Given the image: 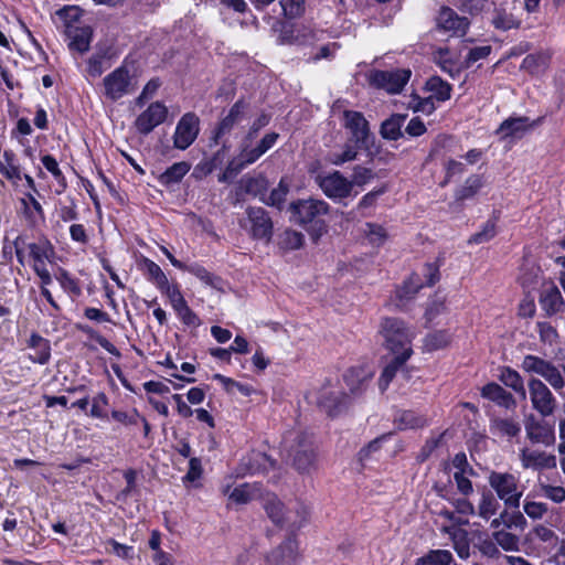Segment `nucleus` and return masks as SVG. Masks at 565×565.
<instances>
[{
	"label": "nucleus",
	"mask_w": 565,
	"mask_h": 565,
	"mask_svg": "<svg viewBox=\"0 0 565 565\" xmlns=\"http://www.w3.org/2000/svg\"><path fill=\"white\" fill-rule=\"evenodd\" d=\"M290 210L297 223L306 228L313 239L327 232L324 217L329 214L330 205L318 199L298 200L291 203Z\"/></svg>",
	"instance_id": "obj_1"
},
{
	"label": "nucleus",
	"mask_w": 565,
	"mask_h": 565,
	"mask_svg": "<svg viewBox=\"0 0 565 565\" xmlns=\"http://www.w3.org/2000/svg\"><path fill=\"white\" fill-rule=\"evenodd\" d=\"M286 458L299 472H308L316 462L312 436L305 431H289L282 440Z\"/></svg>",
	"instance_id": "obj_2"
},
{
	"label": "nucleus",
	"mask_w": 565,
	"mask_h": 565,
	"mask_svg": "<svg viewBox=\"0 0 565 565\" xmlns=\"http://www.w3.org/2000/svg\"><path fill=\"white\" fill-rule=\"evenodd\" d=\"M279 138V134L271 131L266 134L255 146L253 151H246L231 160L224 172L218 175L220 182H227L234 179L243 169L256 162L263 154L271 149Z\"/></svg>",
	"instance_id": "obj_3"
},
{
	"label": "nucleus",
	"mask_w": 565,
	"mask_h": 565,
	"mask_svg": "<svg viewBox=\"0 0 565 565\" xmlns=\"http://www.w3.org/2000/svg\"><path fill=\"white\" fill-rule=\"evenodd\" d=\"M263 508L266 514L278 526L288 525L290 529H299L306 521L308 511L305 507L299 505L297 518L292 516L290 510H286L285 504L274 493H268L263 499Z\"/></svg>",
	"instance_id": "obj_4"
},
{
	"label": "nucleus",
	"mask_w": 565,
	"mask_h": 565,
	"mask_svg": "<svg viewBox=\"0 0 565 565\" xmlns=\"http://www.w3.org/2000/svg\"><path fill=\"white\" fill-rule=\"evenodd\" d=\"M385 348L392 354L412 349V333L404 321L398 318H384L380 330Z\"/></svg>",
	"instance_id": "obj_5"
},
{
	"label": "nucleus",
	"mask_w": 565,
	"mask_h": 565,
	"mask_svg": "<svg viewBox=\"0 0 565 565\" xmlns=\"http://www.w3.org/2000/svg\"><path fill=\"white\" fill-rule=\"evenodd\" d=\"M488 481L498 498L502 500L508 508H519L522 492L519 491L518 478L514 475L491 471Z\"/></svg>",
	"instance_id": "obj_6"
},
{
	"label": "nucleus",
	"mask_w": 565,
	"mask_h": 565,
	"mask_svg": "<svg viewBox=\"0 0 565 565\" xmlns=\"http://www.w3.org/2000/svg\"><path fill=\"white\" fill-rule=\"evenodd\" d=\"M103 88L107 99L117 102L124 96L132 94L136 85L129 70L121 65L104 77Z\"/></svg>",
	"instance_id": "obj_7"
},
{
	"label": "nucleus",
	"mask_w": 565,
	"mask_h": 565,
	"mask_svg": "<svg viewBox=\"0 0 565 565\" xmlns=\"http://www.w3.org/2000/svg\"><path fill=\"white\" fill-rule=\"evenodd\" d=\"M412 72L407 68H397L391 71H372L369 74V82L372 86L384 89L390 94L399 93L407 84Z\"/></svg>",
	"instance_id": "obj_8"
},
{
	"label": "nucleus",
	"mask_w": 565,
	"mask_h": 565,
	"mask_svg": "<svg viewBox=\"0 0 565 565\" xmlns=\"http://www.w3.org/2000/svg\"><path fill=\"white\" fill-rule=\"evenodd\" d=\"M521 366L525 372L534 373L545 379L555 391H559L565 386V381L559 370L546 360L527 354L524 356Z\"/></svg>",
	"instance_id": "obj_9"
},
{
	"label": "nucleus",
	"mask_w": 565,
	"mask_h": 565,
	"mask_svg": "<svg viewBox=\"0 0 565 565\" xmlns=\"http://www.w3.org/2000/svg\"><path fill=\"white\" fill-rule=\"evenodd\" d=\"M246 220L241 225L248 230L254 239L269 242L273 235V222L266 210L250 206L246 210Z\"/></svg>",
	"instance_id": "obj_10"
},
{
	"label": "nucleus",
	"mask_w": 565,
	"mask_h": 565,
	"mask_svg": "<svg viewBox=\"0 0 565 565\" xmlns=\"http://www.w3.org/2000/svg\"><path fill=\"white\" fill-rule=\"evenodd\" d=\"M316 181L323 194L333 201L344 200L352 193L351 182L340 171L319 174Z\"/></svg>",
	"instance_id": "obj_11"
},
{
	"label": "nucleus",
	"mask_w": 565,
	"mask_h": 565,
	"mask_svg": "<svg viewBox=\"0 0 565 565\" xmlns=\"http://www.w3.org/2000/svg\"><path fill=\"white\" fill-rule=\"evenodd\" d=\"M343 127L350 134V141L359 147L369 148L372 134L364 115L355 110L343 111Z\"/></svg>",
	"instance_id": "obj_12"
},
{
	"label": "nucleus",
	"mask_w": 565,
	"mask_h": 565,
	"mask_svg": "<svg viewBox=\"0 0 565 565\" xmlns=\"http://www.w3.org/2000/svg\"><path fill=\"white\" fill-rule=\"evenodd\" d=\"M200 119L194 113L184 114L177 124L173 135V146L179 150L188 149L198 138Z\"/></svg>",
	"instance_id": "obj_13"
},
{
	"label": "nucleus",
	"mask_w": 565,
	"mask_h": 565,
	"mask_svg": "<svg viewBox=\"0 0 565 565\" xmlns=\"http://www.w3.org/2000/svg\"><path fill=\"white\" fill-rule=\"evenodd\" d=\"M532 407L543 417L551 416L556 408V399L550 388L539 379L529 381Z\"/></svg>",
	"instance_id": "obj_14"
},
{
	"label": "nucleus",
	"mask_w": 565,
	"mask_h": 565,
	"mask_svg": "<svg viewBox=\"0 0 565 565\" xmlns=\"http://www.w3.org/2000/svg\"><path fill=\"white\" fill-rule=\"evenodd\" d=\"M348 398L340 387L328 382L317 393V405L329 416H334L347 406Z\"/></svg>",
	"instance_id": "obj_15"
},
{
	"label": "nucleus",
	"mask_w": 565,
	"mask_h": 565,
	"mask_svg": "<svg viewBox=\"0 0 565 565\" xmlns=\"http://www.w3.org/2000/svg\"><path fill=\"white\" fill-rule=\"evenodd\" d=\"M412 354L413 349L401 351L398 354H392L393 358L386 363L379 379V387L381 392H385L387 390L390 383L396 376L397 372H401L406 380L409 379V370L405 364Z\"/></svg>",
	"instance_id": "obj_16"
},
{
	"label": "nucleus",
	"mask_w": 565,
	"mask_h": 565,
	"mask_svg": "<svg viewBox=\"0 0 565 565\" xmlns=\"http://www.w3.org/2000/svg\"><path fill=\"white\" fill-rule=\"evenodd\" d=\"M168 116V108L160 102L151 103L135 120V127L141 135L150 134Z\"/></svg>",
	"instance_id": "obj_17"
},
{
	"label": "nucleus",
	"mask_w": 565,
	"mask_h": 565,
	"mask_svg": "<svg viewBox=\"0 0 565 565\" xmlns=\"http://www.w3.org/2000/svg\"><path fill=\"white\" fill-rule=\"evenodd\" d=\"M437 25L446 32L461 36L465 35L469 26V21L465 17H459L451 8L444 7L439 11Z\"/></svg>",
	"instance_id": "obj_18"
},
{
	"label": "nucleus",
	"mask_w": 565,
	"mask_h": 565,
	"mask_svg": "<svg viewBox=\"0 0 565 565\" xmlns=\"http://www.w3.org/2000/svg\"><path fill=\"white\" fill-rule=\"evenodd\" d=\"M525 431L532 443L545 446H551L555 443L553 427L544 422L536 420L533 415L525 422Z\"/></svg>",
	"instance_id": "obj_19"
},
{
	"label": "nucleus",
	"mask_w": 565,
	"mask_h": 565,
	"mask_svg": "<svg viewBox=\"0 0 565 565\" xmlns=\"http://www.w3.org/2000/svg\"><path fill=\"white\" fill-rule=\"evenodd\" d=\"M248 109V104L238 99L228 110V114L221 119L216 131H215V140L221 138L224 135L230 134L235 126L241 124L245 118L246 110Z\"/></svg>",
	"instance_id": "obj_20"
},
{
	"label": "nucleus",
	"mask_w": 565,
	"mask_h": 565,
	"mask_svg": "<svg viewBox=\"0 0 565 565\" xmlns=\"http://www.w3.org/2000/svg\"><path fill=\"white\" fill-rule=\"evenodd\" d=\"M297 543L290 536L267 557L266 565H297Z\"/></svg>",
	"instance_id": "obj_21"
},
{
	"label": "nucleus",
	"mask_w": 565,
	"mask_h": 565,
	"mask_svg": "<svg viewBox=\"0 0 565 565\" xmlns=\"http://www.w3.org/2000/svg\"><path fill=\"white\" fill-rule=\"evenodd\" d=\"M481 396L507 409H512L516 405L513 395L494 382L482 387Z\"/></svg>",
	"instance_id": "obj_22"
},
{
	"label": "nucleus",
	"mask_w": 565,
	"mask_h": 565,
	"mask_svg": "<svg viewBox=\"0 0 565 565\" xmlns=\"http://www.w3.org/2000/svg\"><path fill=\"white\" fill-rule=\"evenodd\" d=\"M373 373L365 366H355L349 369L343 379L353 395H358L363 392Z\"/></svg>",
	"instance_id": "obj_23"
},
{
	"label": "nucleus",
	"mask_w": 565,
	"mask_h": 565,
	"mask_svg": "<svg viewBox=\"0 0 565 565\" xmlns=\"http://www.w3.org/2000/svg\"><path fill=\"white\" fill-rule=\"evenodd\" d=\"M540 305L547 316H552L559 312L565 302L559 289L554 285H547L541 291Z\"/></svg>",
	"instance_id": "obj_24"
},
{
	"label": "nucleus",
	"mask_w": 565,
	"mask_h": 565,
	"mask_svg": "<svg viewBox=\"0 0 565 565\" xmlns=\"http://www.w3.org/2000/svg\"><path fill=\"white\" fill-rule=\"evenodd\" d=\"M532 125L527 117H516V118H508L505 119L499 127L498 134L501 135L502 138H512L520 139L522 138L530 129Z\"/></svg>",
	"instance_id": "obj_25"
},
{
	"label": "nucleus",
	"mask_w": 565,
	"mask_h": 565,
	"mask_svg": "<svg viewBox=\"0 0 565 565\" xmlns=\"http://www.w3.org/2000/svg\"><path fill=\"white\" fill-rule=\"evenodd\" d=\"M521 462L523 468H554L556 458L543 451L523 449L521 451Z\"/></svg>",
	"instance_id": "obj_26"
},
{
	"label": "nucleus",
	"mask_w": 565,
	"mask_h": 565,
	"mask_svg": "<svg viewBox=\"0 0 565 565\" xmlns=\"http://www.w3.org/2000/svg\"><path fill=\"white\" fill-rule=\"evenodd\" d=\"M490 433L500 438L511 439L521 433V425L513 418L494 417L490 420Z\"/></svg>",
	"instance_id": "obj_27"
},
{
	"label": "nucleus",
	"mask_w": 565,
	"mask_h": 565,
	"mask_svg": "<svg viewBox=\"0 0 565 565\" xmlns=\"http://www.w3.org/2000/svg\"><path fill=\"white\" fill-rule=\"evenodd\" d=\"M0 173L9 181L18 182L22 179L21 167L12 150H4L0 160Z\"/></svg>",
	"instance_id": "obj_28"
},
{
	"label": "nucleus",
	"mask_w": 565,
	"mask_h": 565,
	"mask_svg": "<svg viewBox=\"0 0 565 565\" xmlns=\"http://www.w3.org/2000/svg\"><path fill=\"white\" fill-rule=\"evenodd\" d=\"M491 23L498 30H510L519 25L518 19L509 11L508 3L495 7L491 13Z\"/></svg>",
	"instance_id": "obj_29"
},
{
	"label": "nucleus",
	"mask_w": 565,
	"mask_h": 565,
	"mask_svg": "<svg viewBox=\"0 0 565 565\" xmlns=\"http://www.w3.org/2000/svg\"><path fill=\"white\" fill-rule=\"evenodd\" d=\"M406 119V115L395 114L384 120L381 125L380 134L384 139L397 140L402 134V126Z\"/></svg>",
	"instance_id": "obj_30"
},
{
	"label": "nucleus",
	"mask_w": 565,
	"mask_h": 565,
	"mask_svg": "<svg viewBox=\"0 0 565 565\" xmlns=\"http://www.w3.org/2000/svg\"><path fill=\"white\" fill-rule=\"evenodd\" d=\"M190 168V164L185 161L175 162L160 174L159 182L166 186L179 183L189 172Z\"/></svg>",
	"instance_id": "obj_31"
},
{
	"label": "nucleus",
	"mask_w": 565,
	"mask_h": 565,
	"mask_svg": "<svg viewBox=\"0 0 565 565\" xmlns=\"http://www.w3.org/2000/svg\"><path fill=\"white\" fill-rule=\"evenodd\" d=\"M482 186L483 179L481 175L472 174L468 177L465 183L457 189L455 193L456 201L462 202L472 199Z\"/></svg>",
	"instance_id": "obj_32"
},
{
	"label": "nucleus",
	"mask_w": 565,
	"mask_h": 565,
	"mask_svg": "<svg viewBox=\"0 0 565 565\" xmlns=\"http://www.w3.org/2000/svg\"><path fill=\"white\" fill-rule=\"evenodd\" d=\"M499 380L508 387L512 388L514 392L521 395L522 398H525L526 391L524 387V382L521 375L511 367H502L500 370Z\"/></svg>",
	"instance_id": "obj_33"
},
{
	"label": "nucleus",
	"mask_w": 565,
	"mask_h": 565,
	"mask_svg": "<svg viewBox=\"0 0 565 565\" xmlns=\"http://www.w3.org/2000/svg\"><path fill=\"white\" fill-rule=\"evenodd\" d=\"M500 508V503L498 499L493 495V493L489 490H486L481 493L480 501L478 503L477 514L488 521L491 516H493L498 509Z\"/></svg>",
	"instance_id": "obj_34"
},
{
	"label": "nucleus",
	"mask_w": 565,
	"mask_h": 565,
	"mask_svg": "<svg viewBox=\"0 0 565 565\" xmlns=\"http://www.w3.org/2000/svg\"><path fill=\"white\" fill-rule=\"evenodd\" d=\"M401 430L420 428L426 425V418L413 411H403L394 419Z\"/></svg>",
	"instance_id": "obj_35"
},
{
	"label": "nucleus",
	"mask_w": 565,
	"mask_h": 565,
	"mask_svg": "<svg viewBox=\"0 0 565 565\" xmlns=\"http://www.w3.org/2000/svg\"><path fill=\"white\" fill-rule=\"evenodd\" d=\"M303 241L302 233L288 228L278 236V246L286 252L295 250L303 245Z\"/></svg>",
	"instance_id": "obj_36"
},
{
	"label": "nucleus",
	"mask_w": 565,
	"mask_h": 565,
	"mask_svg": "<svg viewBox=\"0 0 565 565\" xmlns=\"http://www.w3.org/2000/svg\"><path fill=\"white\" fill-rule=\"evenodd\" d=\"M426 87L431 93L430 96L439 102L450 98L451 86L438 76L430 77L426 83Z\"/></svg>",
	"instance_id": "obj_37"
},
{
	"label": "nucleus",
	"mask_w": 565,
	"mask_h": 565,
	"mask_svg": "<svg viewBox=\"0 0 565 565\" xmlns=\"http://www.w3.org/2000/svg\"><path fill=\"white\" fill-rule=\"evenodd\" d=\"M289 188L284 179L280 180L278 186L273 189L268 195H264L260 200L269 206L277 207L278 210L282 209V205L286 201V196L288 194Z\"/></svg>",
	"instance_id": "obj_38"
},
{
	"label": "nucleus",
	"mask_w": 565,
	"mask_h": 565,
	"mask_svg": "<svg viewBox=\"0 0 565 565\" xmlns=\"http://www.w3.org/2000/svg\"><path fill=\"white\" fill-rule=\"evenodd\" d=\"M452 555L447 550H434L416 561V565H449Z\"/></svg>",
	"instance_id": "obj_39"
},
{
	"label": "nucleus",
	"mask_w": 565,
	"mask_h": 565,
	"mask_svg": "<svg viewBox=\"0 0 565 565\" xmlns=\"http://www.w3.org/2000/svg\"><path fill=\"white\" fill-rule=\"evenodd\" d=\"M257 492L256 484L244 483L233 489L228 498L238 504H246L255 499Z\"/></svg>",
	"instance_id": "obj_40"
},
{
	"label": "nucleus",
	"mask_w": 565,
	"mask_h": 565,
	"mask_svg": "<svg viewBox=\"0 0 565 565\" xmlns=\"http://www.w3.org/2000/svg\"><path fill=\"white\" fill-rule=\"evenodd\" d=\"M550 56L546 53L529 54L522 62V67L532 74H537L547 67Z\"/></svg>",
	"instance_id": "obj_41"
},
{
	"label": "nucleus",
	"mask_w": 565,
	"mask_h": 565,
	"mask_svg": "<svg viewBox=\"0 0 565 565\" xmlns=\"http://www.w3.org/2000/svg\"><path fill=\"white\" fill-rule=\"evenodd\" d=\"M142 265L148 279L152 281L158 289L166 286L169 280L158 264L149 258H145Z\"/></svg>",
	"instance_id": "obj_42"
},
{
	"label": "nucleus",
	"mask_w": 565,
	"mask_h": 565,
	"mask_svg": "<svg viewBox=\"0 0 565 565\" xmlns=\"http://www.w3.org/2000/svg\"><path fill=\"white\" fill-rule=\"evenodd\" d=\"M21 202L24 205V214L31 223L34 224L38 218H44L42 205L31 193L26 194Z\"/></svg>",
	"instance_id": "obj_43"
},
{
	"label": "nucleus",
	"mask_w": 565,
	"mask_h": 565,
	"mask_svg": "<svg viewBox=\"0 0 565 565\" xmlns=\"http://www.w3.org/2000/svg\"><path fill=\"white\" fill-rule=\"evenodd\" d=\"M450 535L454 542V548L458 556L462 559H467L470 556V545L467 532L465 530H452Z\"/></svg>",
	"instance_id": "obj_44"
},
{
	"label": "nucleus",
	"mask_w": 565,
	"mask_h": 565,
	"mask_svg": "<svg viewBox=\"0 0 565 565\" xmlns=\"http://www.w3.org/2000/svg\"><path fill=\"white\" fill-rule=\"evenodd\" d=\"M450 342V337L446 331H435L428 333L424 339V347L427 351L444 349Z\"/></svg>",
	"instance_id": "obj_45"
},
{
	"label": "nucleus",
	"mask_w": 565,
	"mask_h": 565,
	"mask_svg": "<svg viewBox=\"0 0 565 565\" xmlns=\"http://www.w3.org/2000/svg\"><path fill=\"white\" fill-rule=\"evenodd\" d=\"M492 536L495 544L502 547V550L507 552L518 551L519 537L515 534L501 530L495 531Z\"/></svg>",
	"instance_id": "obj_46"
},
{
	"label": "nucleus",
	"mask_w": 565,
	"mask_h": 565,
	"mask_svg": "<svg viewBox=\"0 0 565 565\" xmlns=\"http://www.w3.org/2000/svg\"><path fill=\"white\" fill-rule=\"evenodd\" d=\"M92 39V32L88 28L76 30L72 36L70 47L79 53H84L89 50Z\"/></svg>",
	"instance_id": "obj_47"
},
{
	"label": "nucleus",
	"mask_w": 565,
	"mask_h": 565,
	"mask_svg": "<svg viewBox=\"0 0 565 565\" xmlns=\"http://www.w3.org/2000/svg\"><path fill=\"white\" fill-rule=\"evenodd\" d=\"M214 380L218 381L227 393L233 394L235 391L239 392L243 396H249L254 391L252 386L236 382L222 374H215Z\"/></svg>",
	"instance_id": "obj_48"
},
{
	"label": "nucleus",
	"mask_w": 565,
	"mask_h": 565,
	"mask_svg": "<svg viewBox=\"0 0 565 565\" xmlns=\"http://www.w3.org/2000/svg\"><path fill=\"white\" fill-rule=\"evenodd\" d=\"M374 177L375 175L372 169L362 166H355L353 168L351 180H349L351 182V189L353 190L354 186H365L374 179Z\"/></svg>",
	"instance_id": "obj_49"
},
{
	"label": "nucleus",
	"mask_w": 565,
	"mask_h": 565,
	"mask_svg": "<svg viewBox=\"0 0 565 565\" xmlns=\"http://www.w3.org/2000/svg\"><path fill=\"white\" fill-rule=\"evenodd\" d=\"M364 149L363 147H359L354 142L350 140L344 145L343 150L339 153H333L332 163L335 166H341L345 162L353 161L358 157V150Z\"/></svg>",
	"instance_id": "obj_50"
},
{
	"label": "nucleus",
	"mask_w": 565,
	"mask_h": 565,
	"mask_svg": "<svg viewBox=\"0 0 565 565\" xmlns=\"http://www.w3.org/2000/svg\"><path fill=\"white\" fill-rule=\"evenodd\" d=\"M279 4L287 19L299 18L305 12V0H279Z\"/></svg>",
	"instance_id": "obj_51"
},
{
	"label": "nucleus",
	"mask_w": 565,
	"mask_h": 565,
	"mask_svg": "<svg viewBox=\"0 0 565 565\" xmlns=\"http://www.w3.org/2000/svg\"><path fill=\"white\" fill-rule=\"evenodd\" d=\"M183 270L189 271L190 274L198 277L202 282L209 286L217 287V282H220V278L215 277L213 274H211L209 270H206L204 267L193 264L190 266H185Z\"/></svg>",
	"instance_id": "obj_52"
},
{
	"label": "nucleus",
	"mask_w": 565,
	"mask_h": 565,
	"mask_svg": "<svg viewBox=\"0 0 565 565\" xmlns=\"http://www.w3.org/2000/svg\"><path fill=\"white\" fill-rule=\"evenodd\" d=\"M408 107L414 111L430 115L435 110V103L433 96L420 98L417 95H412L408 102Z\"/></svg>",
	"instance_id": "obj_53"
},
{
	"label": "nucleus",
	"mask_w": 565,
	"mask_h": 565,
	"mask_svg": "<svg viewBox=\"0 0 565 565\" xmlns=\"http://www.w3.org/2000/svg\"><path fill=\"white\" fill-rule=\"evenodd\" d=\"M387 188L385 185L374 189L362 196L360 202L356 205V211L361 212L364 215V211L375 206L377 199L386 192Z\"/></svg>",
	"instance_id": "obj_54"
},
{
	"label": "nucleus",
	"mask_w": 565,
	"mask_h": 565,
	"mask_svg": "<svg viewBox=\"0 0 565 565\" xmlns=\"http://www.w3.org/2000/svg\"><path fill=\"white\" fill-rule=\"evenodd\" d=\"M108 405V397L105 393L100 392L92 399V408L89 415L95 418H107L106 407Z\"/></svg>",
	"instance_id": "obj_55"
},
{
	"label": "nucleus",
	"mask_w": 565,
	"mask_h": 565,
	"mask_svg": "<svg viewBox=\"0 0 565 565\" xmlns=\"http://www.w3.org/2000/svg\"><path fill=\"white\" fill-rule=\"evenodd\" d=\"M56 280L65 291L75 296L81 294V288L77 281L66 270L61 269L56 275Z\"/></svg>",
	"instance_id": "obj_56"
},
{
	"label": "nucleus",
	"mask_w": 565,
	"mask_h": 565,
	"mask_svg": "<svg viewBox=\"0 0 565 565\" xmlns=\"http://www.w3.org/2000/svg\"><path fill=\"white\" fill-rule=\"evenodd\" d=\"M535 539L548 545H555L557 543V536L555 532L544 524H537L532 531Z\"/></svg>",
	"instance_id": "obj_57"
},
{
	"label": "nucleus",
	"mask_w": 565,
	"mask_h": 565,
	"mask_svg": "<svg viewBox=\"0 0 565 565\" xmlns=\"http://www.w3.org/2000/svg\"><path fill=\"white\" fill-rule=\"evenodd\" d=\"M494 235H495V223L493 221H488L484 224L482 231L473 234L469 238V243L481 244V243L490 241L491 238L494 237Z\"/></svg>",
	"instance_id": "obj_58"
},
{
	"label": "nucleus",
	"mask_w": 565,
	"mask_h": 565,
	"mask_svg": "<svg viewBox=\"0 0 565 565\" xmlns=\"http://www.w3.org/2000/svg\"><path fill=\"white\" fill-rule=\"evenodd\" d=\"M523 510L527 516L533 520H539L547 512V505L543 502L524 501Z\"/></svg>",
	"instance_id": "obj_59"
},
{
	"label": "nucleus",
	"mask_w": 565,
	"mask_h": 565,
	"mask_svg": "<svg viewBox=\"0 0 565 565\" xmlns=\"http://www.w3.org/2000/svg\"><path fill=\"white\" fill-rule=\"evenodd\" d=\"M541 490L545 498L555 503H562L565 500V489L563 487L542 484Z\"/></svg>",
	"instance_id": "obj_60"
},
{
	"label": "nucleus",
	"mask_w": 565,
	"mask_h": 565,
	"mask_svg": "<svg viewBox=\"0 0 565 565\" xmlns=\"http://www.w3.org/2000/svg\"><path fill=\"white\" fill-rule=\"evenodd\" d=\"M367 231V237L370 238L371 243L381 245L386 239V231L383 226L374 224V223H367L366 224Z\"/></svg>",
	"instance_id": "obj_61"
},
{
	"label": "nucleus",
	"mask_w": 565,
	"mask_h": 565,
	"mask_svg": "<svg viewBox=\"0 0 565 565\" xmlns=\"http://www.w3.org/2000/svg\"><path fill=\"white\" fill-rule=\"evenodd\" d=\"M467 472L456 471L454 473V480L458 491L463 495H469L473 492L472 482L466 476Z\"/></svg>",
	"instance_id": "obj_62"
},
{
	"label": "nucleus",
	"mask_w": 565,
	"mask_h": 565,
	"mask_svg": "<svg viewBox=\"0 0 565 565\" xmlns=\"http://www.w3.org/2000/svg\"><path fill=\"white\" fill-rule=\"evenodd\" d=\"M43 167L54 177L58 182L64 181V175L58 167L57 161L51 154H45L41 158Z\"/></svg>",
	"instance_id": "obj_63"
},
{
	"label": "nucleus",
	"mask_w": 565,
	"mask_h": 565,
	"mask_svg": "<svg viewBox=\"0 0 565 565\" xmlns=\"http://www.w3.org/2000/svg\"><path fill=\"white\" fill-rule=\"evenodd\" d=\"M50 244L46 242L44 244L31 243L28 245L30 256L33 258L34 263H43L49 255Z\"/></svg>",
	"instance_id": "obj_64"
}]
</instances>
